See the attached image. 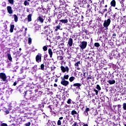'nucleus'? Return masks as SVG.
I'll return each mask as SVG.
<instances>
[{"instance_id": "b1692460", "label": "nucleus", "mask_w": 126, "mask_h": 126, "mask_svg": "<svg viewBox=\"0 0 126 126\" xmlns=\"http://www.w3.org/2000/svg\"><path fill=\"white\" fill-rule=\"evenodd\" d=\"M58 13H60V14H63L64 13V10H63V9H61V8H58Z\"/></svg>"}, {"instance_id": "6e6552de", "label": "nucleus", "mask_w": 126, "mask_h": 126, "mask_svg": "<svg viewBox=\"0 0 126 126\" xmlns=\"http://www.w3.org/2000/svg\"><path fill=\"white\" fill-rule=\"evenodd\" d=\"M80 62V61H78L74 64V66H75V68H77V70L80 69V68L79 67V65L81 64Z\"/></svg>"}, {"instance_id": "a878e982", "label": "nucleus", "mask_w": 126, "mask_h": 126, "mask_svg": "<svg viewBox=\"0 0 126 126\" xmlns=\"http://www.w3.org/2000/svg\"><path fill=\"white\" fill-rule=\"evenodd\" d=\"M13 29H14V25H11L10 31L11 33H12L13 32Z\"/></svg>"}, {"instance_id": "412c9836", "label": "nucleus", "mask_w": 126, "mask_h": 126, "mask_svg": "<svg viewBox=\"0 0 126 126\" xmlns=\"http://www.w3.org/2000/svg\"><path fill=\"white\" fill-rule=\"evenodd\" d=\"M28 20L29 22L32 21V14H29L28 16Z\"/></svg>"}, {"instance_id": "69168bd1", "label": "nucleus", "mask_w": 126, "mask_h": 126, "mask_svg": "<svg viewBox=\"0 0 126 126\" xmlns=\"http://www.w3.org/2000/svg\"><path fill=\"white\" fill-rule=\"evenodd\" d=\"M77 123L76 122H75L74 124L72 125V126H76Z\"/></svg>"}, {"instance_id": "5fc2aeb1", "label": "nucleus", "mask_w": 126, "mask_h": 126, "mask_svg": "<svg viewBox=\"0 0 126 126\" xmlns=\"http://www.w3.org/2000/svg\"><path fill=\"white\" fill-rule=\"evenodd\" d=\"M2 6H6V3H5V2H3L2 3Z\"/></svg>"}, {"instance_id": "bb28decb", "label": "nucleus", "mask_w": 126, "mask_h": 126, "mask_svg": "<svg viewBox=\"0 0 126 126\" xmlns=\"http://www.w3.org/2000/svg\"><path fill=\"white\" fill-rule=\"evenodd\" d=\"M69 77V75H64L63 76V79H64V80H68Z\"/></svg>"}, {"instance_id": "bf43d9fd", "label": "nucleus", "mask_w": 126, "mask_h": 126, "mask_svg": "<svg viewBox=\"0 0 126 126\" xmlns=\"http://www.w3.org/2000/svg\"><path fill=\"white\" fill-rule=\"evenodd\" d=\"M61 36H58L57 37V40H61Z\"/></svg>"}, {"instance_id": "5701e85b", "label": "nucleus", "mask_w": 126, "mask_h": 126, "mask_svg": "<svg viewBox=\"0 0 126 126\" xmlns=\"http://www.w3.org/2000/svg\"><path fill=\"white\" fill-rule=\"evenodd\" d=\"M112 11V7L111 6H110L108 9V12H107V14L108 15H111V12Z\"/></svg>"}, {"instance_id": "49530a36", "label": "nucleus", "mask_w": 126, "mask_h": 126, "mask_svg": "<svg viewBox=\"0 0 126 126\" xmlns=\"http://www.w3.org/2000/svg\"><path fill=\"white\" fill-rule=\"evenodd\" d=\"M63 55H61L60 56H59V60L60 61H62L63 60Z\"/></svg>"}, {"instance_id": "8fccbe9b", "label": "nucleus", "mask_w": 126, "mask_h": 126, "mask_svg": "<svg viewBox=\"0 0 126 126\" xmlns=\"http://www.w3.org/2000/svg\"><path fill=\"white\" fill-rule=\"evenodd\" d=\"M0 126H7V124H6L5 123H1L0 124Z\"/></svg>"}, {"instance_id": "338daca9", "label": "nucleus", "mask_w": 126, "mask_h": 126, "mask_svg": "<svg viewBox=\"0 0 126 126\" xmlns=\"http://www.w3.org/2000/svg\"><path fill=\"white\" fill-rule=\"evenodd\" d=\"M78 1H79L78 4H79V5L82 4V2H81V1L80 0H78Z\"/></svg>"}, {"instance_id": "2f4dec72", "label": "nucleus", "mask_w": 126, "mask_h": 126, "mask_svg": "<svg viewBox=\"0 0 126 126\" xmlns=\"http://www.w3.org/2000/svg\"><path fill=\"white\" fill-rule=\"evenodd\" d=\"M96 89L99 91L101 90V88L100 87L99 85L97 84L96 85Z\"/></svg>"}, {"instance_id": "a211bd4d", "label": "nucleus", "mask_w": 126, "mask_h": 126, "mask_svg": "<svg viewBox=\"0 0 126 126\" xmlns=\"http://www.w3.org/2000/svg\"><path fill=\"white\" fill-rule=\"evenodd\" d=\"M48 54L50 56V57L52 58L53 56V51L51 48L48 49Z\"/></svg>"}, {"instance_id": "f257e3e1", "label": "nucleus", "mask_w": 126, "mask_h": 126, "mask_svg": "<svg viewBox=\"0 0 126 126\" xmlns=\"http://www.w3.org/2000/svg\"><path fill=\"white\" fill-rule=\"evenodd\" d=\"M60 68L62 72L63 73H64L65 72H66V73H68L69 71V68L68 67V66H65V67H64V66L62 65L60 66Z\"/></svg>"}, {"instance_id": "473e14b6", "label": "nucleus", "mask_w": 126, "mask_h": 126, "mask_svg": "<svg viewBox=\"0 0 126 126\" xmlns=\"http://www.w3.org/2000/svg\"><path fill=\"white\" fill-rule=\"evenodd\" d=\"M28 43L30 45L32 44V39L31 37L28 38Z\"/></svg>"}, {"instance_id": "2eb2a0df", "label": "nucleus", "mask_w": 126, "mask_h": 126, "mask_svg": "<svg viewBox=\"0 0 126 126\" xmlns=\"http://www.w3.org/2000/svg\"><path fill=\"white\" fill-rule=\"evenodd\" d=\"M55 122H52L50 120H48V126H56Z\"/></svg>"}, {"instance_id": "f3484780", "label": "nucleus", "mask_w": 126, "mask_h": 126, "mask_svg": "<svg viewBox=\"0 0 126 126\" xmlns=\"http://www.w3.org/2000/svg\"><path fill=\"white\" fill-rule=\"evenodd\" d=\"M81 86H82V84L79 83H74L73 85V87H76L77 88H80V87H81Z\"/></svg>"}, {"instance_id": "864d4df0", "label": "nucleus", "mask_w": 126, "mask_h": 126, "mask_svg": "<svg viewBox=\"0 0 126 126\" xmlns=\"http://www.w3.org/2000/svg\"><path fill=\"white\" fill-rule=\"evenodd\" d=\"M123 110V108H120L118 109V112L119 113H122V111Z\"/></svg>"}, {"instance_id": "4d7b16f0", "label": "nucleus", "mask_w": 126, "mask_h": 126, "mask_svg": "<svg viewBox=\"0 0 126 126\" xmlns=\"http://www.w3.org/2000/svg\"><path fill=\"white\" fill-rule=\"evenodd\" d=\"M44 64H41V66H40V67H41V69H42V70H44Z\"/></svg>"}, {"instance_id": "e433bc0d", "label": "nucleus", "mask_w": 126, "mask_h": 126, "mask_svg": "<svg viewBox=\"0 0 126 126\" xmlns=\"http://www.w3.org/2000/svg\"><path fill=\"white\" fill-rule=\"evenodd\" d=\"M88 3V0H82V3L85 4Z\"/></svg>"}, {"instance_id": "c85d7f7f", "label": "nucleus", "mask_w": 126, "mask_h": 126, "mask_svg": "<svg viewBox=\"0 0 126 126\" xmlns=\"http://www.w3.org/2000/svg\"><path fill=\"white\" fill-rule=\"evenodd\" d=\"M49 37L48 38V40L50 42V43H52V40H53V36H49Z\"/></svg>"}, {"instance_id": "6ab92c4d", "label": "nucleus", "mask_w": 126, "mask_h": 126, "mask_svg": "<svg viewBox=\"0 0 126 126\" xmlns=\"http://www.w3.org/2000/svg\"><path fill=\"white\" fill-rule=\"evenodd\" d=\"M48 67L49 68V69H51V71L54 70L56 68L55 67V66H50L49 63Z\"/></svg>"}, {"instance_id": "ea45409f", "label": "nucleus", "mask_w": 126, "mask_h": 126, "mask_svg": "<svg viewBox=\"0 0 126 126\" xmlns=\"http://www.w3.org/2000/svg\"><path fill=\"white\" fill-rule=\"evenodd\" d=\"M120 3L122 4V6H124V2L125 1L124 0H119Z\"/></svg>"}, {"instance_id": "9b49d317", "label": "nucleus", "mask_w": 126, "mask_h": 126, "mask_svg": "<svg viewBox=\"0 0 126 126\" xmlns=\"http://www.w3.org/2000/svg\"><path fill=\"white\" fill-rule=\"evenodd\" d=\"M61 26H62V24L61 23H59L58 25L56 27L55 31L56 32H57V31H58V30H62L63 29H61Z\"/></svg>"}, {"instance_id": "aec40b11", "label": "nucleus", "mask_w": 126, "mask_h": 126, "mask_svg": "<svg viewBox=\"0 0 126 126\" xmlns=\"http://www.w3.org/2000/svg\"><path fill=\"white\" fill-rule=\"evenodd\" d=\"M60 21L63 24H67L68 22L67 19H66L65 20H61Z\"/></svg>"}, {"instance_id": "603ef678", "label": "nucleus", "mask_w": 126, "mask_h": 126, "mask_svg": "<svg viewBox=\"0 0 126 126\" xmlns=\"http://www.w3.org/2000/svg\"><path fill=\"white\" fill-rule=\"evenodd\" d=\"M62 17V15L61 14H58V19H61Z\"/></svg>"}, {"instance_id": "393cba45", "label": "nucleus", "mask_w": 126, "mask_h": 126, "mask_svg": "<svg viewBox=\"0 0 126 126\" xmlns=\"http://www.w3.org/2000/svg\"><path fill=\"white\" fill-rule=\"evenodd\" d=\"M108 11V10L107 9V8H105L103 9V12H100V13L102 14L103 15L105 12H107Z\"/></svg>"}, {"instance_id": "0e129e2a", "label": "nucleus", "mask_w": 126, "mask_h": 126, "mask_svg": "<svg viewBox=\"0 0 126 126\" xmlns=\"http://www.w3.org/2000/svg\"><path fill=\"white\" fill-rule=\"evenodd\" d=\"M48 108H50V112H52V109H51V105H49V106H48Z\"/></svg>"}, {"instance_id": "f8f14e48", "label": "nucleus", "mask_w": 126, "mask_h": 126, "mask_svg": "<svg viewBox=\"0 0 126 126\" xmlns=\"http://www.w3.org/2000/svg\"><path fill=\"white\" fill-rule=\"evenodd\" d=\"M36 62L40 63L41 62V54H38L36 57Z\"/></svg>"}, {"instance_id": "052dcab7", "label": "nucleus", "mask_w": 126, "mask_h": 126, "mask_svg": "<svg viewBox=\"0 0 126 126\" xmlns=\"http://www.w3.org/2000/svg\"><path fill=\"white\" fill-rule=\"evenodd\" d=\"M92 77H88L87 78V80H92Z\"/></svg>"}, {"instance_id": "1a4fd4ad", "label": "nucleus", "mask_w": 126, "mask_h": 126, "mask_svg": "<svg viewBox=\"0 0 126 126\" xmlns=\"http://www.w3.org/2000/svg\"><path fill=\"white\" fill-rule=\"evenodd\" d=\"M71 114L72 116H74V115H77V118H79V113L77 112V111L75 110H72L71 112Z\"/></svg>"}, {"instance_id": "09e8293b", "label": "nucleus", "mask_w": 126, "mask_h": 126, "mask_svg": "<svg viewBox=\"0 0 126 126\" xmlns=\"http://www.w3.org/2000/svg\"><path fill=\"white\" fill-rule=\"evenodd\" d=\"M116 36H117V34L115 33L112 34V37L114 39L115 38Z\"/></svg>"}, {"instance_id": "4468645a", "label": "nucleus", "mask_w": 126, "mask_h": 126, "mask_svg": "<svg viewBox=\"0 0 126 126\" xmlns=\"http://www.w3.org/2000/svg\"><path fill=\"white\" fill-rule=\"evenodd\" d=\"M107 82L109 83V85H112L116 83V81L115 80H108V81H107Z\"/></svg>"}, {"instance_id": "9d476101", "label": "nucleus", "mask_w": 126, "mask_h": 126, "mask_svg": "<svg viewBox=\"0 0 126 126\" xmlns=\"http://www.w3.org/2000/svg\"><path fill=\"white\" fill-rule=\"evenodd\" d=\"M90 111V108L87 107L84 111V114L86 116H88L89 115L88 112H89Z\"/></svg>"}, {"instance_id": "13d9d810", "label": "nucleus", "mask_w": 126, "mask_h": 126, "mask_svg": "<svg viewBox=\"0 0 126 126\" xmlns=\"http://www.w3.org/2000/svg\"><path fill=\"white\" fill-rule=\"evenodd\" d=\"M37 67V65L34 66V67L32 68L33 69L34 71H36L37 68H36Z\"/></svg>"}, {"instance_id": "7ed1b4c3", "label": "nucleus", "mask_w": 126, "mask_h": 126, "mask_svg": "<svg viewBox=\"0 0 126 126\" xmlns=\"http://www.w3.org/2000/svg\"><path fill=\"white\" fill-rule=\"evenodd\" d=\"M111 23V19H107V20H104L103 24V26L104 28L108 29V27L109 26Z\"/></svg>"}, {"instance_id": "680f3d73", "label": "nucleus", "mask_w": 126, "mask_h": 126, "mask_svg": "<svg viewBox=\"0 0 126 126\" xmlns=\"http://www.w3.org/2000/svg\"><path fill=\"white\" fill-rule=\"evenodd\" d=\"M116 83H118L120 82L119 78H117L116 79Z\"/></svg>"}, {"instance_id": "72a5a7b5", "label": "nucleus", "mask_w": 126, "mask_h": 126, "mask_svg": "<svg viewBox=\"0 0 126 126\" xmlns=\"http://www.w3.org/2000/svg\"><path fill=\"white\" fill-rule=\"evenodd\" d=\"M8 1L10 4H13L14 3V0H8Z\"/></svg>"}, {"instance_id": "39448f33", "label": "nucleus", "mask_w": 126, "mask_h": 126, "mask_svg": "<svg viewBox=\"0 0 126 126\" xmlns=\"http://www.w3.org/2000/svg\"><path fill=\"white\" fill-rule=\"evenodd\" d=\"M61 85H62L65 87H66L69 85V81H66L65 80H64V79H62V81H61Z\"/></svg>"}, {"instance_id": "e2e57ef3", "label": "nucleus", "mask_w": 126, "mask_h": 126, "mask_svg": "<svg viewBox=\"0 0 126 126\" xmlns=\"http://www.w3.org/2000/svg\"><path fill=\"white\" fill-rule=\"evenodd\" d=\"M5 113L6 115H7V114H9V111H8V110H5Z\"/></svg>"}, {"instance_id": "3c124183", "label": "nucleus", "mask_w": 126, "mask_h": 126, "mask_svg": "<svg viewBox=\"0 0 126 126\" xmlns=\"http://www.w3.org/2000/svg\"><path fill=\"white\" fill-rule=\"evenodd\" d=\"M117 107H118V110H119V109H121V108H122V105H121V104H118V105H117Z\"/></svg>"}, {"instance_id": "4c0bfd02", "label": "nucleus", "mask_w": 126, "mask_h": 126, "mask_svg": "<svg viewBox=\"0 0 126 126\" xmlns=\"http://www.w3.org/2000/svg\"><path fill=\"white\" fill-rule=\"evenodd\" d=\"M94 46L96 47H99L100 46V45L98 43V42H95Z\"/></svg>"}, {"instance_id": "de8ad7c7", "label": "nucleus", "mask_w": 126, "mask_h": 126, "mask_svg": "<svg viewBox=\"0 0 126 126\" xmlns=\"http://www.w3.org/2000/svg\"><path fill=\"white\" fill-rule=\"evenodd\" d=\"M25 126H31V123L28 122V123H26L25 124Z\"/></svg>"}, {"instance_id": "f03ea898", "label": "nucleus", "mask_w": 126, "mask_h": 126, "mask_svg": "<svg viewBox=\"0 0 126 126\" xmlns=\"http://www.w3.org/2000/svg\"><path fill=\"white\" fill-rule=\"evenodd\" d=\"M81 43L79 45L82 50H84L86 48L88 42L87 41H81Z\"/></svg>"}, {"instance_id": "7c9ffc66", "label": "nucleus", "mask_w": 126, "mask_h": 126, "mask_svg": "<svg viewBox=\"0 0 126 126\" xmlns=\"http://www.w3.org/2000/svg\"><path fill=\"white\" fill-rule=\"evenodd\" d=\"M7 57L9 61H12V58H11V55L10 54H7Z\"/></svg>"}, {"instance_id": "423d86ee", "label": "nucleus", "mask_w": 126, "mask_h": 126, "mask_svg": "<svg viewBox=\"0 0 126 126\" xmlns=\"http://www.w3.org/2000/svg\"><path fill=\"white\" fill-rule=\"evenodd\" d=\"M56 54L58 55V58H59V56H63L64 52L63 50H59L56 51Z\"/></svg>"}, {"instance_id": "a18cd8bd", "label": "nucleus", "mask_w": 126, "mask_h": 126, "mask_svg": "<svg viewBox=\"0 0 126 126\" xmlns=\"http://www.w3.org/2000/svg\"><path fill=\"white\" fill-rule=\"evenodd\" d=\"M43 51H47L48 50V47L46 46H44L43 47Z\"/></svg>"}, {"instance_id": "a19ab883", "label": "nucleus", "mask_w": 126, "mask_h": 126, "mask_svg": "<svg viewBox=\"0 0 126 126\" xmlns=\"http://www.w3.org/2000/svg\"><path fill=\"white\" fill-rule=\"evenodd\" d=\"M58 126H61L62 125V122L60 120H58V123H57Z\"/></svg>"}, {"instance_id": "37998d69", "label": "nucleus", "mask_w": 126, "mask_h": 126, "mask_svg": "<svg viewBox=\"0 0 126 126\" xmlns=\"http://www.w3.org/2000/svg\"><path fill=\"white\" fill-rule=\"evenodd\" d=\"M59 2H60V5H64V2L63 1V0H60Z\"/></svg>"}, {"instance_id": "cd10ccee", "label": "nucleus", "mask_w": 126, "mask_h": 126, "mask_svg": "<svg viewBox=\"0 0 126 126\" xmlns=\"http://www.w3.org/2000/svg\"><path fill=\"white\" fill-rule=\"evenodd\" d=\"M14 18L15 22H17V21H18V17H17V15L14 14Z\"/></svg>"}, {"instance_id": "ddd939ff", "label": "nucleus", "mask_w": 126, "mask_h": 126, "mask_svg": "<svg viewBox=\"0 0 126 126\" xmlns=\"http://www.w3.org/2000/svg\"><path fill=\"white\" fill-rule=\"evenodd\" d=\"M73 44V39L72 38H69L68 41V45L69 47L72 46Z\"/></svg>"}, {"instance_id": "58836bf2", "label": "nucleus", "mask_w": 126, "mask_h": 126, "mask_svg": "<svg viewBox=\"0 0 126 126\" xmlns=\"http://www.w3.org/2000/svg\"><path fill=\"white\" fill-rule=\"evenodd\" d=\"M67 103L68 104H71V99L69 98V99L67 100Z\"/></svg>"}, {"instance_id": "c756f323", "label": "nucleus", "mask_w": 126, "mask_h": 126, "mask_svg": "<svg viewBox=\"0 0 126 126\" xmlns=\"http://www.w3.org/2000/svg\"><path fill=\"white\" fill-rule=\"evenodd\" d=\"M75 79V78L74 77L71 76L69 78V80L70 82H72Z\"/></svg>"}, {"instance_id": "c03bdc74", "label": "nucleus", "mask_w": 126, "mask_h": 126, "mask_svg": "<svg viewBox=\"0 0 126 126\" xmlns=\"http://www.w3.org/2000/svg\"><path fill=\"white\" fill-rule=\"evenodd\" d=\"M94 92H95V94L96 95H98V92L97 90H95V89H94Z\"/></svg>"}, {"instance_id": "6e6d98bb", "label": "nucleus", "mask_w": 126, "mask_h": 126, "mask_svg": "<svg viewBox=\"0 0 126 126\" xmlns=\"http://www.w3.org/2000/svg\"><path fill=\"white\" fill-rule=\"evenodd\" d=\"M124 22L126 23V15L124 16Z\"/></svg>"}, {"instance_id": "774afa93", "label": "nucleus", "mask_w": 126, "mask_h": 126, "mask_svg": "<svg viewBox=\"0 0 126 126\" xmlns=\"http://www.w3.org/2000/svg\"><path fill=\"white\" fill-rule=\"evenodd\" d=\"M83 126H89L87 124H84Z\"/></svg>"}, {"instance_id": "20e7f679", "label": "nucleus", "mask_w": 126, "mask_h": 126, "mask_svg": "<svg viewBox=\"0 0 126 126\" xmlns=\"http://www.w3.org/2000/svg\"><path fill=\"white\" fill-rule=\"evenodd\" d=\"M6 78V75L4 73H0V79L2 80V81H5Z\"/></svg>"}, {"instance_id": "0eeeda50", "label": "nucleus", "mask_w": 126, "mask_h": 126, "mask_svg": "<svg viewBox=\"0 0 126 126\" xmlns=\"http://www.w3.org/2000/svg\"><path fill=\"white\" fill-rule=\"evenodd\" d=\"M7 10L9 14H12V13H13V10H12V8L10 6H8L7 7Z\"/></svg>"}, {"instance_id": "c9c22d12", "label": "nucleus", "mask_w": 126, "mask_h": 126, "mask_svg": "<svg viewBox=\"0 0 126 126\" xmlns=\"http://www.w3.org/2000/svg\"><path fill=\"white\" fill-rule=\"evenodd\" d=\"M82 31L83 32H84L85 34H87V33H88V31L87 29H84Z\"/></svg>"}, {"instance_id": "4be33fe9", "label": "nucleus", "mask_w": 126, "mask_h": 126, "mask_svg": "<svg viewBox=\"0 0 126 126\" xmlns=\"http://www.w3.org/2000/svg\"><path fill=\"white\" fill-rule=\"evenodd\" d=\"M36 20L37 21H39V22H41V23H43L44 22V20H43V18H42L41 17H38Z\"/></svg>"}, {"instance_id": "f704fd0d", "label": "nucleus", "mask_w": 126, "mask_h": 126, "mask_svg": "<svg viewBox=\"0 0 126 126\" xmlns=\"http://www.w3.org/2000/svg\"><path fill=\"white\" fill-rule=\"evenodd\" d=\"M123 108L124 110L126 111V103H124L123 104Z\"/></svg>"}, {"instance_id": "dca6fc26", "label": "nucleus", "mask_w": 126, "mask_h": 126, "mask_svg": "<svg viewBox=\"0 0 126 126\" xmlns=\"http://www.w3.org/2000/svg\"><path fill=\"white\" fill-rule=\"evenodd\" d=\"M110 5H111V7L112 6L113 7H116V0H112L111 2H110Z\"/></svg>"}, {"instance_id": "79ce46f5", "label": "nucleus", "mask_w": 126, "mask_h": 126, "mask_svg": "<svg viewBox=\"0 0 126 126\" xmlns=\"http://www.w3.org/2000/svg\"><path fill=\"white\" fill-rule=\"evenodd\" d=\"M24 5H29V2L27 1H24Z\"/></svg>"}]
</instances>
